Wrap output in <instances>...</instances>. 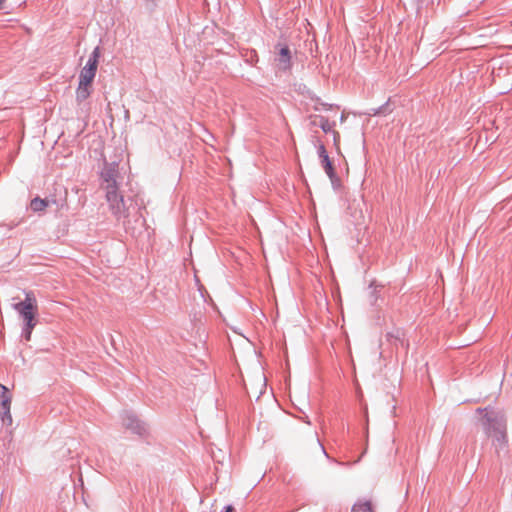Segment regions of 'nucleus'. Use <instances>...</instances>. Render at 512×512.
<instances>
[{
	"label": "nucleus",
	"instance_id": "11",
	"mask_svg": "<svg viewBox=\"0 0 512 512\" xmlns=\"http://www.w3.org/2000/svg\"><path fill=\"white\" fill-rule=\"evenodd\" d=\"M48 206V202L45 199L34 198L31 201V209L35 212L43 211Z\"/></svg>",
	"mask_w": 512,
	"mask_h": 512
},
{
	"label": "nucleus",
	"instance_id": "17",
	"mask_svg": "<svg viewBox=\"0 0 512 512\" xmlns=\"http://www.w3.org/2000/svg\"><path fill=\"white\" fill-rule=\"evenodd\" d=\"M233 507L232 506H227L226 507V511L225 512H233Z\"/></svg>",
	"mask_w": 512,
	"mask_h": 512
},
{
	"label": "nucleus",
	"instance_id": "12",
	"mask_svg": "<svg viewBox=\"0 0 512 512\" xmlns=\"http://www.w3.org/2000/svg\"><path fill=\"white\" fill-rule=\"evenodd\" d=\"M318 153H319V157H320L321 160L324 159V156H328V154L326 152V149H325L323 144L319 145Z\"/></svg>",
	"mask_w": 512,
	"mask_h": 512
},
{
	"label": "nucleus",
	"instance_id": "16",
	"mask_svg": "<svg viewBox=\"0 0 512 512\" xmlns=\"http://www.w3.org/2000/svg\"><path fill=\"white\" fill-rule=\"evenodd\" d=\"M334 141H335V144L338 145V141H339V133L338 132H334Z\"/></svg>",
	"mask_w": 512,
	"mask_h": 512
},
{
	"label": "nucleus",
	"instance_id": "7",
	"mask_svg": "<svg viewBox=\"0 0 512 512\" xmlns=\"http://www.w3.org/2000/svg\"><path fill=\"white\" fill-rule=\"evenodd\" d=\"M118 176L117 166L114 164L106 165L101 173V177L105 182V188L117 187L116 178Z\"/></svg>",
	"mask_w": 512,
	"mask_h": 512
},
{
	"label": "nucleus",
	"instance_id": "9",
	"mask_svg": "<svg viewBox=\"0 0 512 512\" xmlns=\"http://www.w3.org/2000/svg\"><path fill=\"white\" fill-rule=\"evenodd\" d=\"M321 164H322L327 176L330 178L331 181H333L336 178V172H335V168H334L333 163L330 160L329 156H324V159L321 160Z\"/></svg>",
	"mask_w": 512,
	"mask_h": 512
},
{
	"label": "nucleus",
	"instance_id": "4",
	"mask_svg": "<svg viewBox=\"0 0 512 512\" xmlns=\"http://www.w3.org/2000/svg\"><path fill=\"white\" fill-rule=\"evenodd\" d=\"M106 199L109 203L112 213L121 216L125 212L123 197L118 193V187L105 188Z\"/></svg>",
	"mask_w": 512,
	"mask_h": 512
},
{
	"label": "nucleus",
	"instance_id": "1",
	"mask_svg": "<svg viewBox=\"0 0 512 512\" xmlns=\"http://www.w3.org/2000/svg\"><path fill=\"white\" fill-rule=\"evenodd\" d=\"M99 58L100 48L95 47L86 65L80 71L79 83L76 89V99L80 102L86 100L92 92V84L98 69Z\"/></svg>",
	"mask_w": 512,
	"mask_h": 512
},
{
	"label": "nucleus",
	"instance_id": "8",
	"mask_svg": "<svg viewBox=\"0 0 512 512\" xmlns=\"http://www.w3.org/2000/svg\"><path fill=\"white\" fill-rule=\"evenodd\" d=\"M351 512H375V507L372 501L363 499L352 506Z\"/></svg>",
	"mask_w": 512,
	"mask_h": 512
},
{
	"label": "nucleus",
	"instance_id": "3",
	"mask_svg": "<svg viewBox=\"0 0 512 512\" xmlns=\"http://www.w3.org/2000/svg\"><path fill=\"white\" fill-rule=\"evenodd\" d=\"M14 309L23 318L26 326L35 328L37 321L36 315L38 313L37 300L32 291L25 292V299L22 302L16 303Z\"/></svg>",
	"mask_w": 512,
	"mask_h": 512
},
{
	"label": "nucleus",
	"instance_id": "15",
	"mask_svg": "<svg viewBox=\"0 0 512 512\" xmlns=\"http://www.w3.org/2000/svg\"><path fill=\"white\" fill-rule=\"evenodd\" d=\"M316 446H317V449L319 450V452H321L322 454H325L324 448L322 447V445L319 442L316 443Z\"/></svg>",
	"mask_w": 512,
	"mask_h": 512
},
{
	"label": "nucleus",
	"instance_id": "13",
	"mask_svg": "<svg viewBox=\"0 0 512 512\" xmlns=\"http://www.w3.org/2000/svg\"><path fill=\"white\" fill-rule=\"evenodd\" d=\"M33 329H34V328H29V326H26V325H25V328H24V334H25V339H26L27 341H29V340L31 339V335H32V330H33Z\"/></svg>",
	"mask_w": 512,
	"mask_h": 512
},
{
	"label": "nucleus",
	"instance_id": "14",
	"mask_svg": "<svg viewBox=\"0 0 512 512\" xmlns=\"http://www.w3.org/2000/svg\"><path fill=\"white\" fill-rule=\"evenodd\" d=\"M397 334H398V335H397V336H395V339L399 340L402 346H404V345H405L406 347H408V342H405V341H404V339H402V338L400 337V332H399V331H397Z\"/></svg>",
	"mask_w": 512,
	"mask_h": 512
},
{
	"label": "nucleus",
	"instance_id": "5",
	"mask_svg": "<svg viewBox=\"0 0 512 512\" xmlns=\"http://www.w3.org/2000/svg\"><path fill=\"white\" fill-rule=\"evenodd\" d=\"M12 397L8 389L0 384V416L3 422L12 423L10 413Z\"/></svg>",
	"mask_w": 512,
	"mask_h": 512
},
{
	"label": "nucleus",
	"instance_id": "2",
	"mask_svg": "<svg viewBox=\"0 0 512 512\" xmlns=\"http://www.w3.org/2000/svg\"><path fill=\"white\" fill-rule=\"evenodd\" d=\"M478 413L483 414V425L488 436L495 438L497 441H504L506 437V424L503 416L494 411L487 409H478Z\"/></svg>",
	"mask_w": 512,
	"mask_h": 512
},
{
	"label": "nucleus",
	"instance_id": "6",
	"mask_svg": "<svg viewBox=\"0 0 512 512\" xmlns=\"http://www.w3.org/2000/svg\"><path fill=\"white\" fill-rule=\"evenodd\" d=\"M278 54L275 58V62L279 69L288 70L291 67V52L288 46L278 45Z\"/></svg>",
	"mask_w": 512,
	"mask_h": 512
},
{
	"label": "nucleus",
	"instance_id": "10",
	"mask_svg": "<svg viewBox=\"0 0 512 512\" xmlns=\"http://www.w3.org/2000/svg\"><path fill=\"white\" fill-rule=\"evenodd\" d=\"M313 124L318 125L324 132H330L333 129L334 124L329 122L328 119L322 116H316L313 120Z\"/></svg>",
	"mask_w": 512,
	"mask_h": 512
}]
</instances>
